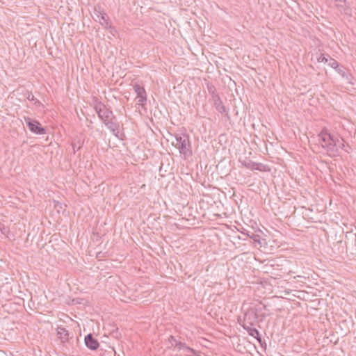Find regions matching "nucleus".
<instances>
[{
	"label": "nucleus",
	"instance_id": "6e6552de",
	"mask_svg": "<svg viewBox=\"0 0 356 356\" xmlns=\"http://www.w3.org/2000/svg\"><path fill=\"white\" fill-rule=\"evenodd\" d=\"M168 341L171 343V345L172 346H174L175 347H177V348H179V350L182 349V348H185L189 353H191L193 354L196 353V352L194 349L187 346L185 343H182L181 341H177L175 338V337H173L172 335L170 336V337L168 338Z\"/></svg>",
	"mask_w": 356,
	"mask_h": 356
},
{
	"label": "nucleus",
	"instance_id": "4468645a",
	"mask_svg": "<svg viewBox=\"0 0 356 356\" xmlns=\"http://www.w3.org/2000/svg\"><path fill=\"white\" fill-rule=\"evenodd\" d=\"M242 164L248 169L261 170V163H257L252 161H248L242 162Z\"/></svg>",
	"mask_w": 356,
	"mask_h": 356
},
{
	"label": "nucleus",
	"instance_id": "aec40b11",
	"mask_svg": "<svg viewBox=\"0 0 356 356\" xmlns=\"http://www.w3.org/2000/svg\"><path fill=\"white\" fill-rule=\"evenodd\" d=\"M338 72L341 74L343 76L344 74V69L342 66H340L337 69Z\"/></svg>",
	"mask_w": 356,
	"mask_h": 356
},
{
	"label": "nucleus",
	"instance_id": "a878e982",
	"mask_svg": "<svg viewBox=\"0 0 356 356\" xmlns=\"http://www.w3.org/2000/svg\"><path fill=\"white\" fill-rule=\"evenodd\" d=\"M264 309H266V305H264Z\"/></svg>",
	"mask_w": 356,
	"mask_h": 356
},
{
	"label": "nucleus",
	"instance_id": "f257e3e1",
	"mask_svg": "<svg viewBox=\"0 0 356 356\" xmlns=\"http://www.w3.org/2000/svg\"><path fill=\"white\" fill-rule=\"evenodd\" d=\"M318 137L322 147L331 156H335L339 149L343 145L342 139H339L337 136L328 133L326 130L322 131Z\"/></svg>",
	"mask_w": 356,
	"mask_h": 356
},
{
	"label": "nucleus",
	"instance_id": "5701e85b",
	"mask_svg": "<svg viewBox=\"0 0 356 356\" xmlns=\"http://www.w3.org/2000/svg\"><path fill=\"white\" fill-rule=\"evenodd\" d=\"M110 30V33L111 34H112L113 35H115V33H116V30L114 28V30L113 29H109Z\"/></svg>",
	"mask_w": 356,
	"mask_h": 356
},
{
	"label": "nucleus",
	"instance_id": "dca6fc26",
	"mask_svg": "<svg viewBox=\"0 0 356 356\" xmlns=\"http://www.w3.org/2000/svg\"><path fill=\"white\" fill-rule=\"evenodd\" d=\"M248 236L253 240L254 243H255V246L257 245H259L260 246L262 245V241H264V239L261 238V236L258 234H252V235H249Z\"/></svg>",
	"mask_w": 356,
	"mask_h": 356
},
{
	"label": "nucleus",
	"instance_id": "4be33fe9",
	"mask_svg": "<svg viewBox=\"0 0 356 356\" xmlns=\"http://www.w3.org/2000/svg\"><path fill=\"white\" fill-rule=\"evenodd\" d=\"M54 207H55V208H56V209H62V208H63V207H62V204H61V203H60V202H57L55 204Z\"/></svg>",
	"mask_w": 356,
	"mask_h": 356
},
{
	"label": "nucleus",
	"instance_id": "412c9836",
	"mask_svg": "<svg viewBox=\"0 0 356 356\" xmlns=\"http://www.w3.org/2000/svg\"><path fill=\"white\" fill-rule=\"evenodd\" d=\"M34 104L36 106H42V103L38 100V99H35L34 101Z\"/></svg>",
	"mask_w": 356,
	"mask_h": 356
},
{
	"label": "nucleus",
	"instance_id": "1a4fd4ad",
	"mask_svg": "<svg viewBox=\"0 0 356 356\" xmlns=\"http://www.w3.org/2000/svg\"><path fill=\"white\" fill-rule=\"evenodd\" d=\"M85 344L86 347L92 350H97L99 346V341L92 336V334H88L85 337Z\"/></svg>",
	"mask_w": 356,
	"mask_h": 356
},
{
	"label": "nucleus",
	"instance_id": "423d86ee",
	"mask_svg": "<svg viewBox=\"0 0 356 356\" xmlns=\"http://www.w3.org/2000/svg\"><path fill=\"white\" fill-rule=\"evenodd\" d=\"M261 309L255 307L249 308L244 314L243 322L242 324L254 325L257 322L258 312Z\"/></svg>",
	"mask_w": 356,
	"mask_h": 356
},
{
	"label": "nucleus",
	"instance_id": "6ab92c4d",
	"mask_svg": "<svg viewBox=\"0 0 356 356\" xmlns=\"http://www.w3.org/2000/svg\"><path fill=\"white\" fill-rule=\"evenodd\" d=\"M26 98L29 101H33V102L36 99V98L34 97V95L31 92H28V95H27Z\"/></svg>",
	"mask_w": 356,
	"mask_h": 356
},
{
	"label": "nucleus",
	"instance_id": "0eeeda50",
	"mask_svg": "<svg viewBox=\"0 0 356 356\" xmlns=\"http://www.w3.org/2000/svg\"><path fill=\"white\" fill-rule=\"evenodd\" d=\"M104 124L117 138H118L119 124L117 122V119L115 115H112L111 118Z\"/></svg>",
	"mask_w": 356,
	"mask_h": 356
},
{
	"label": "nucleus",
	"instance_id": "a211bd4d",
	"mask_svg": "<svg viewBox=\"0 0 356 356\" xmlns=\"http://www.w3.org/2000/svg\"><path fill=\"white\" fill-rule=\"evenodd\" d=\"M330 55L329 54H321L320 55V56L318 58V61L320 62V63H327V62L329 61L328 59L330 58Z\"/></svg>",
	"mask_w": 356,
	"mask_h": 356
},
{
	"label": "nucleus",
	"instance_id": "20e7f679",
	"mask_svg": "<svg viewBox=\"0 0 356 356\" xmlns=\"http://www.w3.org/2000/svg\"><path fill=\"white\" fill-rule=\"evenodd\" d=\"M94 18L96 21H99L100 24L106 29H113L114 27L109 23V18L106 13L102 12L100 8H95L94 9Z\"/></svg>",
	"mask_w": 356,
	"mask_h": 356
},
{
	"label": "nucleus",
	"instance_id": "9b49d317",
	"mask_svg": "<svg viewBox=\"0 0 356 356\" xmlns=\"http://www.w3.org/2000/svg\"><path fill=\"white\" fill-rule=\"evenodd\" d=\"M212 101L213 102V106L219 113L222 114L226 113V115H228L227 108L223 105L222 102L219 95H216L213 98H212Z\"/></svg>",
	"mask_w": 356,
	"mask_h": 356
},
{
	"label": "nucleus",
	"instance_id": "ddd939ff",
	"mask_svg": "<svg viewBox=\"0 0 356 356\" xmlns=\"http://www.w3.org/2000/svg\"><path fill=\"white\" fill-rule=\"evenodd\" d=\"M56 331L57 335L62 343H65L69 341V332L65 327L61 326L58 327Z\"/></svg>",
	"mask_w": 356,
	"mask_h": 356
},
{
	"label": "nucleus",
	"instance_id": "b1692460",
	"mask_svg": "<svg viewBox=\"0 0 356 356\" xmlns=\"http://www.w3.org/2000/svg\"><path fill=\"white\" fill-rule=\"evenodd\" d=\"M75 149H76V147H75L74 145H73V149H74V152H75Z\"/></svg>",
	"mask_w": 356,
	"mask_h": 356
},
{
	"label": "nucleus",
	"instance_id": "39448f33",
	"mask_svg": "<svg viewBox=\"0 0 356 356\" xmlns=\"http://www.w3.org/2000/svg\"><path fill=\"white\" fill-rule=\"evenodd\" d=\"M24 121L29 130L35 134L42 135L46 133V130L42 127L41 124L35 120H32L29 117H24Z\"/></svg>",
	"mask_w": 356,
	"mask_h": 356
},
{
	"label": "nucleus",
	"instance_id": "9d476101",
	"mask_svg": "<svg viewBox=\"0 0 356 356\" xmlns=\"http://www.w3.org/2000/svg\"><path fill=\"white\" fill-rule=\"evenodd\" d=\"M134 89L135 92L137 94L139 104H143L147 100L146 91L144 87L140 86L139 84H135L134 86Z\"/></svg>",
	"mask_w": 356,
	"mask_h": 356
},
{
	"label": "nucleus",
	"instance_id": "f03ea898",
	"mask_svg": "<svg viewBox=\"0 0 356 356\" xmlns=\"http://www.w3.org/2000/svg\"><path fill=\"white\" fill-rule=\"evenodd\" d=\"M176 144L175 147H177L181 154L185 156H188L192 154L191 144L190 137L186 134H177L175 135ZM174 145V143H172Z\"/></svg>",
	"mask_w": 356,
	"mask_h": 356
},
{
	"label": "nucleus",
	"instance_id": "393cba45",
	"mask_svg": "<svg viewBox=\"0 0 356 356\" xmlns=\"http://www.w3.org/2000/svg\"><path fill=\"white\" fill-rule=\"evenodd\" d=\"M75 149H76V147H75L74 145H73V149H74V152H75Z\"/></svg>",
	"mask_w": 356,
	"mask_h": 356
},
{
	"label": "nucleus",
	"instance_id": "f3484780",
	"mask_svg": "<svg viewBox=\"0 0 356 356\" xmlns=\"http://www.w3.org/2000/svg\"><path fill=\"white\" fill-rule=\"evenodd\" d=\"M327 64L329 66L332 67L334 69H337L339 67V63L334 58L330 57L328 59Z\"/></svg>",
	"mask_w": 356,
	"mask_h": 356
},
{
	"label": "nucleus",
	"instance_id": "2eb2a0df",
	"mask_svg": "<svg viewBox=\"0 0 356 356\" xmlns=\"http://www.w3.org/2000/svg\"><path fill=\"white\" fill-rule=\"evenodd\" d=\"M207 88L212 98H213L216 95H219L218 93H217L216 88L212 83H208L207 84Z\"/></svg>",
	"mask_w": 356,
	"mask_h": 356
},
{
	"label": "nucleus",
	"instance_id": "7ed1b4c3",
	"mask_svg": "<svg viewBox=\"0 0 356 356\" xmlns=\"http://www.w3.org/2000/svg\"><path fill=\"white\" fill-rule=\"evenodd\" d=\"M93 104L95 112L104 123L111 119L112 115H113V111L108 108L106 105L100 102L97 98L94 99Z\"/></svg>",
	"mask_w": 356,
	"mask_h": 356
},
{
	"label": "nucleus",
	"instance_id": "f8f14e48",
	"mask_svg": "<svg viewBox=\"0 0 356 356\" xmlns=\"http://www.w3.org/2000/svg\"><path fill=\"white\" fill-rule=\"evenodd\" d=\"M241 325L245 330H247V332L250 336L257 339L259 341H261V339L258 330L254 327H252L254 325L241 324Z\"/></svg>",
	"mask_w": 356,
	"mask_h": 356
}]
</instances>
